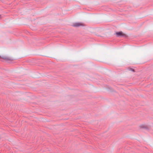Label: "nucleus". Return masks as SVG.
<instances>
[{
    "label": "nucleus",
    "mask_w": 153,
    "mask_h": 153,
    "mask_svg": "<svg viewBox=\"0 0 153 153\" xmlns=\"http://www.w3.org/2000/svg\"><path fill=\"white\" fill-rule=\"evenodd\" d=\"M73 26L74 27H79L83 25V24L80 22H76L73 24Z\"/></svg>",
    "instance_id": "1"
},
{
    "label": "nucleus",
    "mask_w": 153,
    "mask_h": 153,
    "mask_svg": "<svg viewBox=\"0 0 153 153\" xmlns=\"http://www.w3.org/2000/svg\"><path fill=\"white\" fill-rule=\"evenodd\" d=\"M116 34L118 36H125V34L123 33L122 32H117L116 33Z\"/></svg>",
    "instance_id": "2"
},
{
    "label": "nucleus",
    "mask_w": 153,
    "mask_h": 153,
    "mask_svg": "<svg viewBox=\"0 0 153 153\" xmlns=\"http://www.w3.org/2000/svg\"><path fill=\"white\" fill-rule=\"evenodd\" d=\"M1 58L3 59H4L5 60H8L9 59V58L6 56H2L1 57Z\"/></svg>",
    "instance_id": "3"
},
{
    "label": "nucleus",
    "mask_w": 153,
    "mask_h": 153,
    "mask_svg": "<svg viewBox=\"0 0 153 153\" xmlns=\"http://www.w3.org/2000/svg\"><path fill=\"white\" fill-rule=\"evenodd\" d=\"M140 128H146V126L145 125H141L140 126Z\"/></svg>",
    "instance_id": "4"
},
{
    "label": "nucleus",
    "mask_w": 153,
    "mask_h": 153,
    "mask_svg": "<svg viewBox=\"0 0 153 153\" xmlns=\"http://www.w3.org/2000/svg\"><path fill=\"white\" fill-rule=\"evenodd\" d=\"M1 15H0V17H1Z\"/></svg>",
    "instance_id": "5"
}]
</instances>
